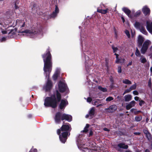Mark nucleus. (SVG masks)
Returning <instances> with one entry per match:
<instances>
[{"mask_svg": "<svg viewBox=\"0 0 152 152\" xmlns=\"http://www.w3.org/2000/svg\"><path fill=\"white\" fill-rule=\"evenodd\" d=\"M42 57L44 63L43 70L45 75L46 77L47 78V81L44 88L46 91H50L53 86L52 82L50 79V74L52 70L53 62L52 56L49 48L47 49L46 52L42 55Z\"/></svg>", "mask_w": 152, "mask_h": 152, "instance_id": "f257e3e1", "label": "nucleus"}, {"mask_svg": "<svg viewBox=\"0 0 152 152\" xmlns=\"http://www.w3.org/2000/svg\"><path fill=\"white\" fill-rule=\"evenodd\" d=\"M56 95L53 94L50 96L47 97L46 98L45 100L44 105L45 107H50L55 108L57 107L58 103L61 101L59 108L62 110L65 107L66 102L63 99L61 100V94L58 91L56 90Z\"/></svg>", "mask_w": 152, "mask_h": 152, "instance_id": "f03ea898", "label": "nucleus"}, {"mask_svg": "<svg viewBox=\"0 0 152 152\" xmlns=\"http://www.w3.org/2000/svg\"><path fill=\"white\" fill-rule=\"evenodd\" d=\"M57 134L59 135L60 141L65 143L66 141V124H63L57 130Z\"/></svg>", "mask_w": 152, "mask_h": 152, "instance_id": "7ed1b4c3", "label": "nucleus"}, {"mask_svg": "<svg viewBox=\"0 0 152 152\" xmlns=\"http://www.w3.org/2000/svg\"><path fill=\"white\" fill-rule=\"evenodd\" d=\"M55 122L58 124L60 123L61 120L63 121L64 120H66V114L62 113L60 112H57L55 115L54 118Z\"/></svg>", "mask_w": 152, "mask_h": 152, "instance_id": "20e7f679", "label": "nucleus"}, {"mask_svg": "<svg viewBox=\"0 0 152 152\" xmlns=\"http://www.w3.org/2000/svg\"><path fill=\"white\" fill-rule=\"evenodd\" d=\"M18 33L29 34L31 35H33L38 34L40 33V31L38 28H34V29L32 28L30 30H26L22 31H19Z\"/></svg>", "mask_w": 152, "mask_h": 152, "instance_id": "39448f33", "label": "nucleus"}, {"mask_svg": "<svg viewBox=\"0 0 152 152\" xmlns=\"http://www.w3.org/2000/svg\"><path fill=\"white\" fill-rule=\"evenodd\" d=\"M134 26L137 29H139L140 31L143 34L146 35L147 32L144 27V25L142 23L136 22L134 24Z\"/></svg>", "mask_w": 152, "mask_h": 152, "instance_id": "423d86ee", "label": "nucleus"}, {"mask_svg": "<svg viewBox=\"0 0 152 152\" xmlns=\"http://www.w3.org/2000/svg\"><path fill=\"white\" fill-rule=\"evenodd\" d=\"M151 44V42L148 40L145 41L144 43L141 50V52L142 54H144L147 51L148 46Z\"/></svg>", "mask_w": 152, "mask_h": 152, "instance_id": "0eeeda50", "label": "nucleus"}, {"mask_svg": "<svg viewBox=\"0 0 152 152\" xmlns=\"http://www.w3.org/2000/svg\"><path fill=\"white\" fill-rule=\"evenodd\" d=\"M117 109V107L115 105H111L108 108L105 109L106 112L108 113H113Z\"/></svg>", "mask_w": 152, "mask_h": 152, "instance_id": "6e6552de", "label": "nucleus"}, {"mask_svg": "<svg viewBox=\"0 0 152 152\" xmlns=\"http://www.w3.org/2000/svg\"><path fill=\"white\" fill-rule=\"evenodd\" d=\"M58 89L60 92L63 93L65 90V84L62 81H60L58 85Z\"/></svg>", "mask_w": 152, "mask_h": 152, "instance_id": "1a4fd4ad", "label": "nucleus"}, {"mask_svg": "<svg viewBox=\"0 0 152 152\" xmlns=\"http://www.w3.org/2000/svg\"><path fill=\"white\" fill-rule=\"evenodd\" d=\"M59 12V10L56 5H55V9L54 11H53L52 13L50 15V18H54L56 17L57 14Z\"/></svg>", "mask_w": 152, "mask_h": 152, "instance_id": "9d476101", "label": "nucleus"}, {"mask_svg": "<svg viewBox=\"0 0 152 152\" xmlns=\"http://www.w3.org/2000/svg\"><path fill=\"white\" fill-rule=\"evenodd\" d=\"M146 28L147 30L152 34V22L149 21L146 22Z\"/></svg>", "mask_w": 152, "mask_h": 152, "instance_id": "9b49d317", "label": "nucleus"}, {"mask_svg": "<svg viewBox=\"0 0 152 152\" xmlns=\"http://www.w3.org/2000/svg\"><path fill=\"white\" fill-rule=\"evenodd\" d=\"M115 55L116 56V63H123L124 62L125 60L124 58H119L118 55L116 53H115Z\"/></svg>", "mask_w": 152, "mask_h": 152, "instance_id": "f8f14e48", "label": "nucleus"}, {"mask_svg": "<svg viewBox=\"0 0 152 152\" xmlns=\"http://www.w3.org/2000/svg\"><path fill=\"white\" fill-rule=\"evenodd\" d=\"M142 11L145 15H149L150 14V10L146 6H145L143 7L142 9Z\"/></svg>", "mask_w": 152, "mask_h": 152, "instance_id": "ddd939ff", "label": "nucleus"}, {"mask_svg": "<svg viewBox=\"0 0 152 152\" xmlns=\"http://www.w3.org/2000/svg\"><path fill=\"white\" fill-rule=\"evenodd\" d=\"M17 28H15L14 29H12L8 33L9 36H10V38H12L14 37V36L16 34V32L17 31Z\"/></svg>", "mask_w": 152, "mask_h": 152, "instance_id": "4468645a", "label": "nucleus"}, {"mask_svg": "<svg viewBox=\"0 0 152 152\" xmlns=\"http://www.w3.org/2000/svg\"><path fill=\"white\" fill-rule=\"evenodd\" d=\"M135 102L134 101H132L126 106V109L127 110H129L131 108L134 106Z\"/></svg>", "mask_w": 152, "mask_h": 152, "instance_id": "2eb2a0df", "label": "nucleus"}, {"mask_svg": "<svg viewBox=\"0 0 152 152\" xmlns=\"http://www.w3.org/2000/svg\"><path fill=\"white\" fill-rule=\"evenodd\" d=\"M143 132L148 140H150L151 139V134L148 132V130L146 129H144L143 130Z\"/></svg>", "mask_w": 152, "mask_h": 152, "instance_id": "dca6fc26", "label": "nucleus"}, {"mask_svg": "<svg viewBox=\"0 0 152 152\" xmlns=\"http://www.w3.org/2000/svg\"><path fill=\"white\" fill-rule=\"evenodd\" d=\"M122 10L129 17H131V16L130 15L131 11L130 10L127 8L124 7L122 8Z\"/></svg>", "mask_w": 152, "mask_h": 152, "instance_id": "f3484780", "label": "nucleus"}, {"mask_svg": "<svg viewBox=\"0 0 152 152\" xmlns=\"http://www.w3.org/2000/svg\"><path fill=\"white\" fill-rule=\"evenodd\" d=\"M144 41V38L141 36H139L138 38V44L141 46Z\"/></svg>", "mask_w": 152, "mask_h": 152, "instance_id": "a211bd4d", "label": "nucleus"}, {"mask_svg": "<svg viewBox=\"0 0 152 152\" xmlns=\"http://www.w3.org/2000/svg\"><path fill=\"white\" fill-rule=\"evenodd\" d=\"M118 146L120 148L126 149L128 148V146L125 145L124 143H120L118 145Z\"/></svg>", "mask_w": 152, "mask_h": 152, "instance_id": "6ab92c4d", "label": "nucleus"}, {"mask_svg": "<svg viewBox=\"0 0 152 152\" xmlns=\"http://www.w3.org/2000/svg\"><path fill=\"white\" fill-rule=\"evenodd\" d=\"M124 97L125 101L129 102L131 100L132 96L128 94L125 96Z\"/></svg>", "mask_w": 152, "mask_h": 152, "instance_id": "aec40b11", "label": "nucleus"}, {"mask_svg": "<svg viewBox=\"0 0 152 152\" xmlns=\"http://www.w3.org/2000/svg\"><path fill=\"white\" fill-rule=\"evenodd\" d=\"M94 111L95 110L93 107L90 110L89 112V114L90 116L91 117V118H92L93 117L92 116L94 115Z\"/></svg>", "mask_w": 152, "mask_h": 152, "instance_id": "412c9836", "label": "nucleus"}, {"mask_svg": "<svg viewBox=\"0 0 152 152\" xmlns=\"http://www.w3.org/2000/svg\"><path fill=\"white\" fill-rule=\"evenodd\" d=\"M108 10L107 9L106 10H102L98 9L97 12H99L101 13L102 14H105L108 12Z\"/></svg>", "mask_w": 152, "mask_h": 152, "instance_id": "4be33fe9", "label": "nucleus"}, {"mask_svg": "<svg viewBox=\"0 0 152 152\" xmlns=\"http://www.w3.org/2000/svg\"><path fill=\"white\" fill-rule=\"evenodd\" d=\"M112 48L113 50V52L114 53H119L120 52V51L118 48L112 46Z\"/></svg>", "mask_w": 152, "mask_h": 152, "instance_id": "5701e85b", "label": "nucleus"}, {"mask_svg": "<svg viewBox=\"0 0 152 152\" xmlns=\"http://www.w3.org/2000/svg\"><path fill=\"white\" fill-rule=\"evenodd\" d=\"M140 61L142 63H144L146 62L147 60L145 57L143 56H141L140 58Z\"/></svg>", "mask_w": 152, "mask_h": 152, "instance_id": "b1692460", "label": "nucleus"}, {"mask_svg": "<svg viewBox=\"0 0 152 152\" xmlns=\"http://www.w3.org/2000/svg\"><path fill=\"white\" fill-rule=\"evenodd\" d=\"M67 137L69 136L70 134L69 132L71 130V128L69 125H68L67 124Z\"/></svg>", "mask_w": 152, "mask_h": 152, "instance_id": "393cba45", "label": "nucleus"}, {"mask_svg": "<svg viewBox=\"0 0 152 152\" xmlns=\"http://www.w3.org/2000/svg\"><path fill=\"white\" fill-rule=\"evenodd\" d=\"M130 111L131 112L134 113L135 114H138L141 112V111L140 110H137L133 108Z\"/></svg>", "mask_w": 152, "mask_h": 152, "instance_id": "a878e982", "label": "nucleus"}, {"mask_svg": "<svg viewBox=\"0 0 152 152\" xmlns=\"http://www.w3.org/2000/svg\"><path fill=\"white\" fill-rule=\"evenodd\" d=\"M123 82L125 84H132L131 81L128 79H124L123 80Z\"/></svg>", "mask_w": 152, "mask_h": 152, "instance_id": "bb28decb", "label": "nucleus"}, {"mask_svg": "<svg viewBox=\"0 0 152 152\" xmlns=\"http://www.w3.org/2000/svg\"><path fill=\"white\" fill-rule=\"evenodd\" d=\"M58 72H56L53 75V80H56L58 78Z\"/></svg>", "mask_w": 152, "mask_h": 152, "instance_id": "cd10ccee", "label": "nucleus"}, {"mask_svg": "<svg viewBox=\"0 0 152 152\" xmlns=\"http://www.w3.org/2000/svg\"><path fill=\"white\" fill-rule=\"evenodd\" d=\"M142 117L141 116H137L135 117V120L137 121H141L142 119Z\"/></svg>", "mask_w": 152, "mask_h": 152, "instance_id": "c85d7f7f", "label": "nucleus"}, {"mask_svg": "<svg viewBox=\"0 0 152 152\" xmlns=\"http://www.w3.org/2000/svg\"><path fill=\"white\" fill-rule=\"evenodd\" d=\"M72 119V116L70 115H67V121L69 122L71 121Z\"/></svg>", "mask_w": 152, "mask_h": 152, "instance_id": "c756f323", "label": "nucleus"}, {"mask_svg": "<svg viewBox=\"0 0 152 152\" xmlns=\"http://www.w3.org/2000/svg\"><path fill=\"white\" fill-rule=\"evenodd\" d=\"M98 88L101 91L103 92H105L107 91V89L105 88H103L100 86L98 87Z\"/></svg>", "mask_w": 152, "mask_h": 152, "instance_id": "7c9ffc66", "label": "nucleus"}, {"mask_svg": "<svg viewBox=\"0 0 152 152\" xmlns=\"http://www.w3.org/2000/svg\"><path fill=\"white\" fill-rule=\"evenodd\" d=\"M89 127V125L88 124H87L86 126L84 128V130L83 131L84 132H87L88 131V128Z\"/></svg>", "mask_w": 152, "mask_h": 152, "instance_id": "2f4dec72", "label": "nucleus"}, {"mask_svg": "<svg viewBox=\"0 0 152 152\" xmlns=\"http://www.w3.org/2000/svg\"><path fill=\"white\" fill-rule=\"evenodd\" d=\"M135 55L137 56H140V53L138 49L136 48V52L135 53Z\"/></svg>", "mask_w": 152, "mask_h": 152, "instance_id": "473e14b6", "label": "nucleus"}, {"mask_svg": "<svg viewBox=\"0 0 152 152\" xmlns=\"http://www.w3.org/2000/svg\"><path fill=\"white\" fill-rule=\"evenodd\" d=\"M113 98L111 96H110L106 98V100L107 102H109L113 100Z\"/></svg>", "mask_w": 152, "mask_h": 152, "instance_id": "72a5a7b5", "label": "nucleus"}, {"mask_svg": "<svg viewBox=\"0 0 152 152\" xmlns=\"http://www.w3.org/2000/svg\"><path fill=\"white\" fill-rule=\"evenodd\" d=\"M136 87V85L135 84H134L130 87L131 90L135 89Z\"/></svg>", "mask_w": 152, "mask_h": 152, "instance_id": "f704fd0d", "label": "nucleus"}, {"mask_svg": "<svg viewBox=\"0 0 152 152\" xmlns=\"http://www.w3.org/2000/svg\"><path fill=\"white\" fill-rule=\"evenodd\" d=\"M132 90L130 89V88H129V89H126L124 92L123 95H124V94L128 93L129 92H130V91H131Z\"/></svg>", "mask_w": 152, "mask_h": 152, "instance_id": "c9c22d12", "label": "nucleus"}, {"mask_svg": "<svg viewBox=\"0 0 152 152\" xmlns=\"http://www.w3.org/2000/svg\"><path fill=\"white\" fill-rule=\"evenodd\" d=\"M99 100V99H96L93 101L92 104L94 105H96L97 103H98Z\"/></svg>", "mask_w": 152, "mask_h": 152, "instance_id": "e433bc0d", "label": "nucleus"}, {"mask_svg": "<svg viewBox=\"0 0 152 152\" xmlns=\"http://www.w3.org/2000/svg\"><path fill=\"white\" fill-rule=\"evenodd\" d=\"M125 33L128 38H129L130 37V35L129 31L128 30H126L125 31Z\"/></svg>", "mask_w": 152, "mask_h": 152, "instance_id": "4c0bfd02", "label": "nucleus"}, {"mask_svg": "<svg viewBox=\"0 0 152 152\" xmlns=\"http://www.w3.org/2000/svg\"><path fill=\"white\" fill-rule=\"evenodd\" d=\"M86 100L88 102L90 103L92 100V99L91 97H88L86 99Z\"/></svg>", "mask_w": 152, "mask_h": 152, "instance_id": "58836bf2", "label": "nucleus"}, {"mask_svg": "<svg viewBox=\"0 0 152 152\" xmlns=\"http://www.w3.org/2000/svg\"><path fill=\"white\" fill-rule=\"evenodd\" d=\"M140 13H141V12H140V10H138V11H137L136 12V13L135 14V16H136L137 17L139 16L140 14Z\"/></svg>", "mask_w": 152, "mask_h": 152, "instance_id": "ea45409f", "label": "nucleus"}, {"mask_svg": "<svg viewBox=\"0 0 152 152\" xmlns=\"http://www.w3.org/2000/svg\"><path fill=\"white\" fill-rule=\"evenodd\" d=\"M118 72L119 73H121V72L122 70L121 66H118Z\"/></svg>", "mask_w": 152, "mask_h": 152, "instance_id": "a19ab883", "label": "nucleus"}, {"mask_svg": "<svg viewBox=\"0 0 152 152\" xmlns=\"http://www.w3.org/2000/svg\"><path fill=\"white\" fill-rule=\"evenodd\" d=\"M145 103V102L144 101L142 100L140 101V103H139V104L140 106H142L143 104Z\"/></svg>", "mask_w": 152, "mask_h": 152, "instance_id": "79ce46f5", "label": "nucleus"}, {"mask_svg": "<svg viewBox=\"0 0 152 152\" xmlns=\"http://www.w3.org/2000/svg\"><path fill=\"white\" fill-rule=\"evenodd\" d=\"M133 93L134 95H138V93L137 91H133Z\"/></svg>", "mask_w": 152, "mask_h": 152, "instance_id": "37998d69", "label": "nucleus"}, {"mask_svg": "<svg viewBox=\"0 0 152 152\" xmlns=\"http://www.w3.org/2000/svg\"><path fill=\"white\" fill-rule=\"evenodd\" d=\"M134 99L136 101H138L139 99V98L137 96H135L134 97Z\"/></svg>", "mask_w": 152, "mask_h": 152, "instance_id": "c03bdc74", "label": "nucleus"}, {"mask_svg": "<svg viewBox=\"0 0 152 152\" xmlns=\"http://www.w3.org/2000/svg\"><path fill=\"white\" fill-rule=\"evenodd\" d=\"M2 33L3 34H7V31H2Z\"/></svg>", "mask_w": 152, "mask_h": 152, "instance_id": "a18cd8bd", "label": "nucleus"}, {"mask_svg": "<svg viewBox=\"0 0 152 152\" xmlns=\"http://www.w3.org/2000/svg\"><path fill=\"white\" fill-rule=\"evenodd\" d=\"M33 152H37V150L36 148H34L33 149Z\"/></svg>", "mask_w": 152, "mask_h": 152, "instance_id": "49530a36", "label": "nucleus"}, {"mask_svg": "<svg viewBox=\"0 0 152 152\" xmlns=\"http://www.w3.org/2000/svg\"><path fill=\"white\" fill-rule=\"evenodd\" d=\"M132 64V61H131L130 62L128 63V64L127 65V66H128L131 65Z\"/></svg>", "mask_w": 152, "mask_h": 152, "instance_id": "de8ad7c7", "label": "nucleus"}, {"mask_svg": "<svg viewBox=\"0 0 152 152\" xmlns=\"http://www.w3.org/2000/svg\"><path fill=\"white\" fill-rule=\"evenodd\" d=\"M15 9H16L18 8V6H17V5L16 3H15Z\"/></svg>", "mask_w": 152, "mask_h": 152, "instance_id": "09e8293b", "label": "nucleus"}, {"mask_svg": "<svg viewBox=\"0 0 152 152\" xmlns=\"http://www.w3.org/2000/svg\"><path fill=\"white\" fill-rule=\"evenodd\" d=\"M19 22V20H17L16 21H15V24H14V22L13 23V24L15 25H16V24H17V22Z\"/></svg>", "mask_w": 152, "mask_h": 152, "instance_id": "8fccbe9b", "label": "nucleus"}, {"mask_svg": "<svg viewBox=\"0 0 152 152\" xmlns=\"http://www.w3.org/2000/svg\"><path fill=\"white\" fill-rule=\"evenodd\" d=\"M121 18V19H122V20H123V22L124 23V22H125V19H124V18L123 16H122Z\"/></svg>", "mask_w": 152, "mask_h": 152, "instance_id": "3c124183", "label": "nucleus"}, {"mask_svg": "<svg viewBox=\"0 0 152 152\" xmlns=\"http://www.w3.org/2000/svg\"><path fill=\"white\" fill-rule=\"evenodd\" d=\"M25 22H24L22 25L21 26V27H24L25 26Z\"/></svg>", "mask_w": 152, "mask_h": 152, "instance_id": "603ef678", "label": "nucleus"}, {"mask_svg": "<svg viewBox=\"0 0 152 152\" xmlns=\"http://www.w3.org/2000/svg\"><path fill=\"white\" fill-rule=\"evenodd\" d=\"M6 40V38L5 37H3L1 39L2 41H4Z\"/></svg>", "mask_w": 152, "mask_h": 152, "instance_id": "864d4df0", "label": "nucleus"}, {"mask_svg": "<svg viewBox=\"0 0 152 152\" xmlns=\"http://www.w3.org/2000/svg\"><path fill=\"white\" fill-rule=\"evenodd\" d=\"M104 131H109V130L107 128H104Z\"/></svg>", "mask_w": 152, "mask_h": 152, "instance_id": "5fc2aeb1", "label": "nucleus"}, {"mask_svg": "<svg viewBox=\"0 0 152 152\" xmlns=\"http://www.w3.org/2000/svg\"><path fill=\"white\" fill-rule=\"evenodd\" d=\"M28 118H31L32 117V115L31 114H29L28 115Z\"/></svg>", "mask_w": 152, "mask_h": 152, "instance_id": "6e6d98bb", "label": "nucleus"}, {"mask_svg": "<svg viewBox=\"0 0 152 152\" xmlns=\"http://www.w3.org/2000/svg\"><path fill=\"white\" fill-rule=\"evenodd\" d=\"M93 134V132L92 131H91L89 133V135L91 136Z\"/></svg>", "mask_w": 152, "mask_h": 152, "instance_id": "4d7b16f0", "label": "nucleus"}, {"mask_svg": "<svg viewBox=\"0 0 152 152\" xmlns=\"http://www.w3.org/2000/svg\"><path fill=\"white\" fill-rule=\"evenodd\" d=\"M103 105V104H99L97 105L96 106V107H99V106H102Z\"/></svg>", "mask_w": 152, "mask_h": 152, "instance_id": "13d9d810", "label": "nucleus"}, {"mask_svg": "<svg viewBox=\"0 0 152 152\" xmlns=\"http://www.w3.org/2000/svg\"><path fill=\"white\" fill-rule=\"evenodd\" d=\"M150 71L151 74H152V66L150 68Z\"/></svg>", "mask_w": 152, "mask_h": 152, "instance_id": "bf43d9fd", "label": "nucleus"}, {"mask_svg": "<svg viewBox=\"0 0 152 152\" xmlns=\"http://www.w3.org/2000/svg\"><path fill=\"white\" fill-rule=\"evenodd\" d=\"M89 116H90V115H89V114H88L87 115H86V118H88L89 117Z\"/></svg>", "mask_w": 152, "mask_h": 152, "instance_id": "052dcab7", "label": "nucleus"}, {"mask_svg": "<svg viewBox=\"0 0 152 152\" xmlns=\"http://www.w3.org/2000/svg\"><path fill=\"white\" fill-rule=\"evenodd\" d=\"M145 152H150V151L146 149L145 150Z\"/></svg>", "mask_w": 152, "mask_h": 152, "instance_id": "680f3d73", "label": "nucleus"}, {"mask_svg": "<svg viewBox=\"0 0 152 152\" xmlns=\"http://www.w3.org/2000/svg\"><path fill=\"white\" fill-rule=\"evenodd\" d=\"M33 7H36V4L34 3L33 4Z\"/></svg>", "mask_w": 152, "mask_h": 152, "instance_id": "e2e57ef3", "label": "nucleus"}, {"mask_svg": "<svg viewBox=\"0 0 152 152\" xmlns=\"http://www.w3.org/2000/svg\"><path fill=\"white\" fill-rule=\"evenodd\" d=\"M150 50H152V46H151V47L150 48Z\"/></svg>", "mask_w": 152, "mask_h": 152, "instance_id": "0e129e2a", "label": "nucleus"}, {"mask_svg": "<svg viewBox=\"0 0 152 152\" xmlns=\"http://www.w3.org/2000/svg\"><path fill=\"white\" fill-rule=\"evenodd\" d=\"M125 152H131V151H126Z\"/></svg>", "mask_w": 152, "mask_h": 152, "instance_id": "69168bd1", "label": "nucleus"}, {"mask_svg": "<svg viewBox=\"0 0 152 152\" xmlns=\"http://www.w3.org/2000/svg\"><path fill=\"white\" fill-rule=\"evenodd\" d=\"M133 53H132V54L131 55V56H133Z\"/></svg>", "mask_w": 152, "mask_h": 152, "instance_id": "338daca9", "label": "nucleus"}, {"mask_svg": "<svg viewBox=\"0 0 152 152\" xmlns=\"http://www.w3.org/2000/svg\"><path fill=\"white\" fill-rule=\"evenodd\" d=\"M29 152H31V151L30 150V151H29Z\"/></svg>", "mask_w": 152, "mask_h": 152, "instance_id": "774afa93", "label": "nucleus"}]
</instances>
